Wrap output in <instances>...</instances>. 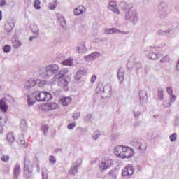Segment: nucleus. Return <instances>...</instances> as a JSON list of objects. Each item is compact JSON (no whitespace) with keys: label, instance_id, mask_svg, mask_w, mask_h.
I'll use <instances>...</instances> for the list:
<instances>
[{"label":"nucleus","instance_id":"f257e3e1","mask_svg":"<svg viewBox=\"0 0 179 179\" xmlns=\"http://www.w3.org/2000/svg\"><path fill=\"white\" fill-rule=\"evenodd\" d=\"M35 100L39 102L50 101L52 99V95L45 91H35L34 92Z\"/></svg>","mask_w":179,"mask_h":179},{"label":"nucleus","instance_id":"f03ea898","mask_svg":"<svg viewBox=\"0 0 179 179\" xmlns=\"http://www.w3.org/2000/svg\"><path fill=\"white\" fill-rule=\"evenodd\" d=\"M41 108L43 111H51V110H57L58 104L55 103H46L41 105Z\"/></svg>","mask_w":179,"mask_h":179},{"label":"nucleus","instance_id":"7ed1b4c3","mask_svg":"<svg viewBox=\"0 0 179 179\" xmlns=\"http://www.w3.org/2000/svg\"><path fill=\"white\" fill-rule=\"evenodd\" d=\"M134 156V150L129 147L124 146L122 159H131Z\"/></svg>","mask_w":179,"mask_h":179},{"label":"nucleus","instance_id":"20e7f679","mask_svg":"<svg viewBox=\"0 0 179 179\" xmlns=\"http://www.w3.org/2000/svg\"><path fill=\"white\" fill-rule=\"evenodd\" d=\"M82 166V161L80 159L76 162L71 167L70 170L69 171V173L74 176L78 173V169Z\"/></svg>","mask_w":179,"mask_h":179},{"label":"nucleus","instance_id":"39448f33","mask_svg":"<svg viewBox=\"0 0 179 179\" xmlns=\"http://www.w3.org/2000/svg\"><path fill=\"white\" fill-rule=\"evenodd\" d=\"M134 172L135 169H134V166H132L131 165H127L122 170V175L124 177H127V176H132Z\"/></svg>","mask_w":179,"mask_h":179},{"label":"nucleus","instance_id":"423d86ee","mask_svg":"<svg viewBox=\"0 0 179 179\" xmlns=\"http://www.w3.org/2000/svg\"><path fill=\"white\" fill-rule=\"evenodd\" d=\"M72 102V98L70 96H62L59 99V104H61L63 107H66L69 106Z\"/></svg>","mask_w":179,"mask_h":179},{"label":"nucleus","instance_id":"0eeeda50","mask_svg":"<svg viewBox=\"0 0 179 179\" xmlns=\"http://www.w3.org/2000/svg\"><path fill=\"white\" fill-rule=\"evenodd\" d=\"M109 9L114 12V13H117V15H120V12L118 9V6L117 5V1H110L108 5Z\"/></svg>","mask_w":179,"mask_h":179},{"label":"nucleus","instance_id":"6e6552de","mask_svg":"<svg viewBox=\"0 0 179 179\" xmlns=\"http://www.w3.org/2000/svg\"><path fill=\"white\" fill-rule=\"evenodd\" d=\"M124 148H125V146H122V145H117L115 148L114 154L119 159H122V155L124 153Z\"/></svg>","mask_w":179,"mask_h":179},{"label":"nucleus","instance_id":"1a4fd4ad","mask_svg":"<svg viewBox=\"0 0 179 179\" xmlns=\"http://www.w3.org/2000/svg\"><path fill=\"white\" fill-rule=\"evenodd\" d=\"M111 166V162L110 160H104L99 164L101 171L107 170Z\"/></svg>","mask_w":179,"mask_h":179},{"label":"nucleus","instance_id":"9d476101","mask_svg":"<svg viewBox=\"0 0 179 179\" xmlns=\"http://www.w3.org/2000/svg\"><path fill=\"white\" fill-rule=\"evenodd\" d=\"M48 69L50 71L53 75L59 72V66L57 64H50L48 66Z\"/></svg>","mask_w":179,"mask_h":179},{"label":"nucleus","instance_id":"9b49d317","mask_svg":"<svg viewBox=\"0 0 179 179\" xmlns=\"http://www.w3.org/2000/svg\"><path fill=\"white\" fill-rule=\"evenodd\" d=\"M8 118H6L5 116H0V134L3 132V127H5Z\"/></svg>","mask_w":179,"mask_h":179},{"label":"nucleus","instance_id":"f8f14e48","mask_svg":"<svg viewBox=\"0 0 179 179\" xmlns=\"http://www.w3.org/2000/svg\"><path fill=\"white\" fill-rule=\"evenodd\" d=\"M8 106L6 105V102L5 100L1 99L0 100V110L3 111V113H6L8 111Z\"/></svg>","mask_w":179,"mask_h":179},{"label":"nucleus","instance_id":"ddd939ff","mask_svg":"<svg viewBox=\"0 0 179 179\" xmlns=\"http://www.w3.org/2000/svg\"><path fill=\"white\" fill-rule=\"evenodd\" d=\"M61 64L64 66H72V65H73V59L70 58V59L64 60L61 62Z\"/></svg>","mask_w":179,"mask_h":179},{"label":"nucleus","instance_id":"4468645a","mask_svg":"<svg viewBox=\"0 0 179 179\" xmlns=\"http://www.w3.org/2000/svg\"><path fill=\"white\" fill-rule=\"evenodd\" d=\"M85 10V7L83 6H79L77 8L74 10L75 16H79V15H82Z\"/></svg>","mask_w":179,"mask_h":179},{"label":"nucleus","instance_id":"2eb2a0df","mask_svg":"<svg viewBox=\"0 0 179 179\" xmlns=\"http://www.w3.org/2000/svg\"><path fill=\"white\" fill-rule=\"evenodd\" d=\"M97 57H100V54L97 52H95L87 55V57H85V58L86 59H91L92 61H93V59H96Z\"/></svg>","mask_w":179,"mask_h":179},{"label":"nucleus","instance_id":"dca6fc26","mask_svg":"<svg viewBox=\"0 0 179 179\" xmlns=\"http://www.w3.org/2000/svg\"><path fill=\"white\" fill-rule=\"evenodd\" d=\"M54 75L50 70H48V66L45 67L44 73L43 74V77L47 79V78H50V76H52Z\"/></svg>","mask_w":179,"mask_h":179},{"label":"nucleus","instance_id":"f3484780","mask_svg":"<svg viewBox=\"0 0 179 179\" xmlns=\"http://www.w3.org/2000/svg\"><path fill=\"white\" fill-rule=\"evenodd\" d=\"M13 27H15V22H13V21L8 22L6 25V29L7 31H10L11 30H13Z\"/></svg>","mask_w":179,"mask_h":179},{"label":"nucleus","instance_id":"a211bd4d","mask_svg":"<svg viewBox=\"0 0 179 179\" xmlns=\"http://www.w3.org/2000/svg\"><path fill=\"white\" fill-rule=\"evenodd\" d=\"M36 86V81L29 80L26 83L25 89H29V87H33Z\"/></svg>","mask_w":179,"mask_h":179},{"label":"nucleus","instance_id":"6ab92c4d","mask_svg":"<svg viewBox=\"0 0 179 179\" xmlns=\"http://www.w3.org/2000/svg\"><path fill=\"white\" fill-rule=\"evenodd\" d=\"M13 45L15 48H19L22 45V42L17 39H13Z\"/></svg>","mask_w":179,"mask_h":179},{"label":"nucleus","instance_id":"aec40b11","mask_svg":"<svg viewBox=\"0 0 179 179\" xmlns=\"http://www.w3.org/2000/svg\"><path fill=\"white\" fill-rule=\"evenodd\" d=\"M57 5H58V0H55L53 3H51L49 5V9L50 10H54L57 8Z\"/></svg>","mask_w":179,"mask_h":179},{"label":"nucleus","instance_id":"412c9836","mask_svg":"<svg viewBox=\"0 0 179 179\" xmlns=\"http://www.w3.org/2000/svg\"><path fill=\"white\" fill-rule=\"evenodd\" d=\"M106 33H107L108 34H113V33H119L118 29H117L116 28H112V29H106L105 30Z\"/></svg>","mask_w":179,"mask_h":179},{"label":"nucleus","instance_id":"4be33fe9","mask_svg":"<svg viewBox=\"0 0 179 179\" xmlns=\"http://www.w3.org/2000/svg\"><path fill=\"white\" fill-rule=\"evenodd\" d=\"M24 169L25 170H29L30 169V161L29 159L25 158L24 160Z\"/></svg>","mask_w":179,"mask_h":179},{"label":"nucleus","instance_id":"5701e85b","mask_svg":"<svg viewBox=\"0 0 179 179\" xmlns=\"http://www.w3.org/2000/svg\"><path fill=\"white\" fill-rule=\"evenodd\" d=\"M7 139L8 142H15V136H13V134L12 133H8L7 134Z\"/></svg>","mask_w":179,"mask_h":179},{"label":"nucleus","instance_id":"b1692460","mask_svg":"<svg viewBox=\"0 0 179 179\" xmlns=\"http://www.w3.org/2000/svg\"><path fill=\"white\" fill-rule=\"evenodd\" d=\"M40 3V0H35L34 2V8H35V9H41Z\"/></svg>","mask_w":179,"mask_h":179},{"label":"nucleus","instance_id":"393cba45","mask_svg":"<svg viewBox=\"0 0 179 179\" xmlns=\"http://www.w3.org/2000/svg\"><path fill=\"white\" fill-rule=\"evenodd\" d=\"M117 78L120 82H122L124 80V72L122 71H118L117 72Z\"/></svg>","mask_w":179,"mask_h":179},{"label":"nucleus","instance_id":"a878e982","mask_svg":"<svg viewBox=\"0 0 179 179\" xmlns=\"http://www.w3.org/2000/svg\"><path fill=\"white\" fill-rule=\"evenodd\" d=\"M169 139L171 142H174L177 140V134L176 133L171 134L170 136H169Z\"/></svg>","mask_w":179,"mask_h":179},{"label":"nucleus","instance_id":"bb28decb","mask_svg":"<svg viewBox=\"0 0 179 179\" xmlns=\"http://www.w3.org/2000/svg\"><path fill=\"white\" fill-rule=\"evenodd\" d=\"M163 93H164L163 90L161 89L158 90V97L159 99H160V100H163V97L164 96Z\"/></svg>","mask_w":179,"mask_h":179},{"label":"nucleus","instance_id":"cd10ccee","mask_svg":"<svg viewBox=\"0 0 179 179\" xmlns=\"http://www.w3.org/2000/svg\"><path fill=\"white\" fill-rule=\"evenodd\" d=\"M148 57L151 59H156L157 58V55L154 52H150L149 53Z\"/></svg>","mask_w":179,"mask_h":179},{"label":"nucleus","instance_id":"c85d7f7f","mask_svg":"<svg viewBox=\"0 0 179 179\" xmlns=\"http://www.w3.org/2000/svg\"><path fill=\"white\" fill-rule=\"evenodd\" d=\"M10 158L8 157V155H3L1 158V162H5V163H7V162L10 159Z\"/></svg>","mask_w":179,"mask_h":179},{"label":"nucleus","instance_id":"c756f323","mask_svg":"<svg viewBox=\"0 0 179 179\" xmlns=\"http://www.w3.org/2000/svg\"><path fill=\"white\" fill-rule=\"evenodd\" d=\"M10 45H6L4 47H3V51L5 52H9L10 51Z\"/></svg>","mask_w":179,"mask_h":179},{"label":"nucleus","instance_id":"7c9ffc66","mask_svg":"<svg viewBox=\"0 0 179 179\" xmlns=\"http://www.w3.org/2000/svg\"><path fill=\"white\" fill-rule=\"evenodd\" d=\"M75 127H76V123L72 122L71 124H69L67 126V128H68V129L72 130V129H73V128H75Z\"/></svg>","mask_w":179,"mask_h":179},{"label":"nucleus","instance_id":"2f4dec72","mask_svg":"<svg viewBox=\"0 0 179 179\" xmlns=\"http://www.w3.org/2000/svg\"><path fill=\"white\" fill-rule=\"evenodd\" d=\"M20 127L21 128H26V127H27V122L24 120H22L20 123Z\"/></svg>","mask_w":179,"mask_h":179},{"label":"nucleus","instance_id":"473e14b6","mask_svg":"<svg viewBox=\"0 0 179 179\" xmlns=\"http://www.w3.org/2000/svg\"><path fill=\"white\" fill-rule=\"evenodd\" d=\"M19 173H20V166H16L15 167V169H14V173L15 174H19Z\"/></svg>","mask_w":179,"mask_h":179},{"label":"nucleus","instance_id":"72a5a7b5","mask_svg":"<svg viewBox=\"0 0 179 179\" xmlns=\"http://www.w3.org/2000/svg\"><path fill=\"white\" fill-rule=\"evenodd\" d=\"M166 91H167L168 94H169V96L173 95V88L169 87L166 88Z\"/></svg>","mask_w":179,"mask_h":179},{"label":"nucleus","instance_id":"f704fd0d","mask_svg":"<svg viewBox=\"0 0 179 179\" xmlns=\"http://www.w3.org/2000/svg\"><path fill=\"white\" fill-rule=\"evenodd\" d=\"M49 161L50 163H56L57 160L55 159V157L51 155L50 157H49Z\"/></svg>","mask_w":179,"mask_h":179},{"label":"nucleus","instance_id":"c9c22d12","mask_svg":"<svg viewBox=\"0 0 179 179\" xmlns=\"http://www.w3.org/2000/svg\"><path fill=\"white\" fill-rule=\"evenodd\" d=\"M41 129L44 134H47L48 132V126H43Z\"/></svg>","mask_w":179,"mask_h":179},{"label":"nucleus","instance_id":"e433bc0d","mask_svg":"<svg viewBox=\"0 0 179 179\" xmlns=\"http://www.w3.org/2000/svg\"><path fill=\"white\" fill-rule=\"evenodd\" d=\"M19 142H20V143H21V145H24V143L26 142V141H24V137H23V136L20 137Z\"/></svg>","mask_w":179,"mask_h":179},{"label":"nucleus","instance_id":"4c0bfd02","mask_svg":"<svg viewBox=\"0 0 179 179\" xmlns=\"http://www.w3.org/2000/svg\"><path fill=\"white\" fill-rule=\"evenodd\" d=\"M60 72L61 73H64V75H66V73H68L69 71L68 70L67 68H64V69H62Z\"/></svg>","mask_w":179,"mask_h":179},{"label":"nucleus","instance_id":"58836bf2","mask_svg":"<svg viewBox=\"0 0 179 179\" xmlns=\"http://www.w3.org/2000/svg\"><path fill=\"white\" fill-rule=\"evenodd\" d=\"M28 103L29 106H33V104H34V101H31V98L30 96H28Z\"/></svg>","mask_w":179,"mask_h":179},{"label":"nucleus","instance_id":"ea45409f","mask_svg":"<svg viewBox=\"0 0 179 179\" xmlns=\"http://www.w3.org/2000/svg\"><path fill=\"white\" fill-rule=\"evenodd\" d=\"M97 79V77L94 75H93L91 78V83H94L96 82V80Z\"/></svg>","mask_w":179,"mask_h":179},{"label":"nucleus","instance_id":"a19ab883","mask_svg":"<svg viewBox=\"0 0 179 179\" xmlns=\"http://www.w3.org/2000/svg\"><path fill=\"white\" fill-rule=\"evenodd\" d=\"M170 100H171V103H174L176 101V95L172 94Z\"/></svg>","mask_w":179,"mask_h":179},{"label":"nucleus","instance_id":"79ce46f5","mask_svg":"<svg viewBox=\"0 0 179 179\" xmlns=\"http://www.w3.org/2000/svg\"><path fill=\"white\" fill-rule=\"evenodd\" d=\"M85 73H86V71H84V70H79V71L77 72L78 75H84Z\"/></svg>","mask_w":179,"mask_h":179},{"label":"nucleus","instance_id":"37998d69","mask_svg":"<svg viewBox=\"0 0 179 179\" xmlns=\"http://www.w3.org/2000/svg\"><path fill=\"white\" fill-rule=\"evenodd\" d=\"M73 118L74 120H78V118H79V114L78 113H75L73 115Z\"/></svg>","mask_w":179,"mask_h":179},{"label":"nucleus","instance_id":"c03bdc74","mask_svg":"<svg viewBox=\"0 0 179 179\" xmlns=\"http://www.w3.org/2000/svg\"><path fill=\"white\" fill-rule=\"evenodd\" d=\"M3 5H6V1L1 0V1L0 2V6H3Z\"/></svg>","mask_w":179,"mask_h":179},{"label":"nucleus","instance_id":"a18cd8bd","mask_svg":"<svg viewBox=\"0 0 179 179\" xmlns=\"http://www.w3.org/2000/svg\"><path fill=\"white\" fill-rule=\"evenodd\" d=\"M83 51H85V49H83V50H80V48H78V53L79 54L83 52Z\"/></svg>","mask_w":179,"mask_h":179},{"label":"nucleus","instance_id":"49530a36","mask_svg":"<svg viewBox=\"0 0 179 179\" xmlns=\"http://www.w3.org/2000/svg\"><path fill=\"white\" fill-rule=\"evenodd\" d=\"M34 38H36L35 36H31V37L29 38V40H30L31 41H32L33 40H34Z\"/></svg>","mask_w":179,"mask_h":179},{"label":"nucleus","instance_id":"de8ad7c7","mask_svg":"<svg viewBox=\"0 0 179 179\" xmlns=\"http://www.w3.org/2000/svg\"><path fill=\"white\" fill-rule=\"evenodd\" d=\"M0 20H2V11L0 10Z\"/></svg>","mask_w":179,"mask_h":179},{"label":"nucleus","instance_id":"09e8293b","mask_svg":"<svg viewBox=\"0 0 179 179\" xmlns=\"http://www.w3.org/2000/svg\"><path fill=\"white\" fill-rule=\"evenodd\" d=\"M99 135L96 134L94 136V139H97V138H99Z\"/></svg>","mask_w":179,"mask_h":179},{"label":"nucleus","instance_id":"8fccbe9b","mask_svg":"<svg viewBox=\"0 0 179 179\" xmlns=\"http://www.w3.org/2000/svg\"><path fill=\"white\" fill-rule=\"evenodd\" d=\"M42 176H43V179H48V176L44 177V174H43Z\"/></svg>","mask_w":179,"mask_h":179},{"label":"nucleus","instance_id":"3c124183","mask_svg":"<svg viewBox=\"0 0 179 179\" xmlns=\"http://www.w3.org/2000/svg\"><path fill=\"white\" fill-rule=\"evenodd\" d=\"M36 29V33H38V27H34Z\"/></svg>","mask_w":179,"mask_h":179},{"label":"nucleus","instance_id":"603ef678","mask_svg":"<svg viewBox=\"0 0 179 179\" xmlns=\"http://www.w3.org/2000/svg\"><path fill=\"white\" fill-rule=\"evenodd\" d=\"M178 64H179V62H178V64L176 65L177 69H178Z\"/></svg>","mask_w":179,"mask_h":179},{"label":"nucleus","instance_id":"864d4df0","mask_svg":"<svg viewBox=\"0 0 179 179\" xmlns=\"http://www.w3.org/2000/svg\"><path fill=\"white\" fill-rule=\"evenodd\" d=\"M106 87H104L103 92H106Z\"/></svg>","mask_w":179,"mask_h":179},{"label":"nucleus","instance_id":"5fc2aeb1","mask_svg":"<svg viewBox=\"0 0 179 179\" xmlns=\"http://www.w3.org/2000/svg\"><path fill=\"white\" fill-rule=\"evenodd\" d=\"M66 84L68 85V82H66V80H65Z\"/></svg>","mask_w":179,"mask_h":179},{"label":"nucleus","instance_id":"6e6d98bb","mask_svg":"<svg viewBox=\"0 0 179 179\" xmlns=\"http://www.w3.org/2000/svg\"><path fill=\"white\" fill-rule=\"evenodd\" d=\"M168 106H170V103L168 104Z\"/></svg>","mask_w":179,"mask_h":179},{"label":"nucleus","instance_id":"4d7b16f0","mask_svg":"<svg viewBox=\"0 0 179 179\" xmlns=\"http://www.w3.org/2000/svg\"><path fill=\"white\" fill-rule=\"evenodd\" d=\"M109 174H111V171L109 172Z\"/></svg>","mask_w":179,"mask_h":179},{"label":"nucleus","instance_id":"13d9d810","mask_svg":"<svg viewBox=\"0 0 179 179\" xmlns=\"http://www.w3.org/2000/svg\"><path fill=\"white\" fill-rule=\"evenodd\" d=\"M55 78H57V76H55Z\"/></svg>","mask_w":179,"mask_h":179},{"label":"nucleus","instance_id":"bf43d9fd","mask_svg":"<svg viewBox=\"0 0 179 179\" xmlns=\"http://www.w3.org/2000/svg\"><path fill=\"white\" fill-rule=\"evenodd\" d=\"M83 48H85V45L83 46Z\"/></svg>","mask_w":179,"mask_h":179}]
</instances>
